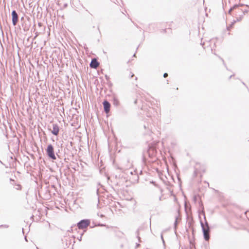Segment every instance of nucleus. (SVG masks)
Wrapping results in <instances>:
<instances>
[{"instance_id": "13", "label": "nucleus", "mask_w": 249, "mask_h": 249, "mask_svg": "<svg viewBox=\"0 0 249 249\" xmlns=\"http://www.w3.org/2000/svg\"><path fill=\"white\" fill-rule=\"evenodd\" d=\"M211 50L213 53L215 55H217V54H216L217 51L215 49V48H214L213 47H212V48H211Z\"/></svg>"}, {"instance_id": "29", "label": "nucleus", "mask_w": 249, "mask_h": 249, "mask_svg": "<svg viewBox=\"0 0 249 249\" xmlns=\"http://www.w3.org/2000/svg\"><path fill=\"white\" fill-rule=\"evenodd\" d=\"M137 102H138V100H137V99H136V100H135L134 101V104H136L137 103Z\"/></svg>"}, {"instance_id": "40", "label": "nucleus", "mask_w": 249, "mask_h": 249, "mask_svg": "<svg viewBox=\"0 0 249 249\" xmlns=\"http://www.w3.org/2000/svg\"><path fill=\"white\" fill-rule=\"evenodd\" d=\"M232 76H233V75H231V76H230V78H231V77H232Z\"/></svg>"}, {"instance_id": "11", "label": "nucleus", "mask_w": 249, "mask_h": 249, "mask_svg": "<svg viewBox=\"0 0 249 249\" xmlns=\"http://www.w3.org/2000/svg\"><path fill=\"white\" fill-rule=\"evenodd\" d=\"M112 101H113V105L114 106L118 107L119 106L120 102L115 96H113Z\"/></svg>"}, {"instance_id": "7", "label": "nucleus", "mask_w": 249, "mask_h": 249, "mask_svg": "<svg viewBox=\"0 0 249 249\" xmlns=\"http://www.w3.org/2000/svg\"><path fill=\"white\" fill-rule=\"evenodd\" d=\"M103 107H104V110L106 114L108 113L110 110V107H111L110 103L107 100H105L103 102Z\"/></svg>"}, {"instance_id": "31", "label": "nucleus", "mask_w": 249, "mask_h": 249, "mask_svg": "<svg viewBox=\"0 0 249 249\" xmlns=\"http://www.w3.org/2000/svg\"><path fill=\"white\" fill-rule=\"evenodd\" d=\"M134 76V74L133 73H132V74L130 76V78H132Z\"/></svg>"}, {"instance_id": "38", "label": "nucleus", "mask_w": 249, "mask_h": 249, "mask_svg": "<svg viewBox=\"0 0 249 249\" xmlns=\"http://www.w3.org/2000/svg\"><path fill=\"white\" fill-rule=\"evenodd\" d=\"M144 126V128L145 129H146V127L145 125H144V126Z\"/></svg>"}, {"instance_id": "8", "label": "nucleus", "mask_w": 249, "mask_h": 249, "mask_svg": "<svg viewBox=\"0 0 249 249\" xmlns=\"http://www.w3.org/2000/svg\"><path fill=\"white\" fill-rule=\"evenodd\" d=\"M59 131V127L57 124H53V130H52V133L54 136H57Z\"/></svg>"}, {"instance_id": "22", "label": "nucleus", "mask_w": 249, "mask_h": 249, "mask_svg": "<svg viewBox=\"0 0 249 249\" xmlns=\"http://www.w3.org/2000/svg\"><path fill=\"white\" fill-rule=\"evenodd\" d=\"M168 73H166V72H165V73H164L163 74V77H164V78H166V77L168 76Z\"/></svg>"}, {"instance_id": "42", "label": "nucleus", "mask_w": 249, "mask_h": 249, "mask_svg": "<svg viewBox=\"0 0 249 249\" xmlns=\"http://www.w3.org/2000/svg\"><path fill=\"white\" fill-rule=\"evenodd\" d=\"M214 45L215 46H214V47H215V48H216V45H215V44H214Z\"/></svg>"}, {"instance_id": "39", "label": "nucleus", "mask_w": 249, "mask_h": 249, "mask_svg": "<svg viewBox=\"0 0 249 249\" xmlns=\"http://www.w3.org/2000/svg\"><path fill=\"white\" fill-rule=\"evenodd\" d=\"M136 177H137V179L138 180V178H139V177H138V176H136Z\"/></svg>"}, {"instance_id": "12", "label": "nucleus", "mask_w": 249, "mask_h": 249, "mask_svg": "<svg viewBox=\"0 0 249 249\" xmlns=\"http://www.w3.org/2000/svg\"><path fill=\"white\" fill-rule=\"evenodd\" d=\"M136 234L137 235V237L138 239V241L139 242H141V238L140 237V233H139V229H138L137 230V231H136Z\"/></svg>"}, {"instance_id": "1", "label": "nucleus", "mask_w": 249, "mask_h": 249, "mask_svg": "<svg viewBox=\"0 0 249 249\" xmlns=\"http://www.w3.org/2000/svg\"><path fill=\"white\" fill-rule=\"evenodd\" d=\"M198 216L204 238L206 241H208L210 239L209 232L210 229L206 218L203 207H202L201 210L198 211Z\"/></svg>"}, {"instance_id": "26", "label": "nucleus", "mask_w": 249, "mask_h": 249, "mask_svg": "<svg viewBox=\"0 0 249 249\" xmlns=\"http://www.w3.org/2000/svg\"><path fill=\"white\" fill-rule=\"evenodd\" d=\"M151 183H153L155 186H157V185H156V184L155 182H154L153 181H152L151 182Z\"/></svg>"}, {"instance_id": "2", "label": "nucleus", "mask_w": 249, "mask_h": 249, "mask_svg": "<svg viewBox=\"0 0 249 249\" xmlns=\"http://www.w3.org/2000/svg\"><path fill=\"white\" fill-rule=\"evenodd\" d=\"M232 11H234V14L236 16L237 21L241 20L243 15H245V13L247 12L241 9L240 6L237 5H234L232 8H231L229 11V13H231Z\"/></svg>"}, {"instance_id": "3", "label": "nucleus", "mask_w": 249, "mask_h": 249, "mask_svg": "<svg viewBox=\"0 0 249 249\" xmlns=\"http://www.w3.org/2000/svg\"><path fill=\"white\" fill-rule=\"evenodd\" d=\"M46 154L49 159L53 160L56 159V157L54 153L53 146L52 144H49L47 145L46 149Z\"/></svg>"}, {"instance_id": "20", "label": "nucleus", "mask_w": 249, "mask_h": 249, "mask_svg": "<svg viewBox=\"0 0 249 249\" xmlns=\"http://www.w3.org/2000/svg\"><path fill=\"white\" fill-rule=\"evenodd\" d=\"M0 227H4V228H7L9 227V225H1L0 226Z\"/></svg>"}, {"instance_id": "43", "label": "nucleus", "mask_w": 249, "mask_h": 249, "mask_svg": "<svg viewBox=\"0 0 249 249\" xmlns=\"http://www.w3.org/2000/svg\"><path fill=\"white\" fill-rule=\"evenodd\" d=\"M98 29L99 31L100 32V30H99V27H98Z\"/></svg>"}, {"instance_id": "19", "label": "nucleus", "mask_w": 249, "mask_h": 249, "mask_svg": "<svg viewBox=\"0 0 249 249\" xmlns=\"http://www.w3.org/2000/svg\"><path fill=\"white\" fill-rule=\"evenodd\" d=\"M107 85L109 87H111L112 86V83L110 81H107Z\"/></svg>"}, {"instance_id": "6", "label": "nucleus", "mask_w": 249, "mask_h": 249, "mask_svg": "<svg viewBox=\"0 0 249 249\" xmlns=\"http://www.w3.org/2000/svg\"><path fill=\"white\" fill-rule=\"evenodd\" d=\"M12 22L14 26H16L18 20V16L16 10H14L11 13Z\"/></svg>"}, {"instance_id": "21", "label": "nucleus", "mask_w": 249, "mask_h": 249, "mask_svg": "<svg viewBox=\"0 0 249 249\" xmlns=\"http://www.w3.org/2000/svg\"><path fill=\"white\" fill-rule=\"evenodd\" d=\"M105 78H106V80H107V81H109V77L108 75H105Z\"/></svg>"}, {"instance_id": "4", "label": "nucleus", "mask_w": 249, "mask_h": 249, "mask_svg": "<svg viewBox=\"0 0 249 249\" xmlns=\"http://www.w3.org/2000/svg\"><path fill=\"white\" fill-rule=\"evenodd\" d=\"M157 149L156 145L154 144L150 143L148 145V149L147 150V153L148 155V156L150 158H153L156 157L157 154Z\"/></svg>"}, {"instance_id": "9", "label": "nucleus", "mask_w": 249, "mask_h": 249, "mask_svg": "<svg viewBox=\"0 0 249 249\" xmlns=\"http://www.w3.org/2000/svg\"><path fill=\"white\" fill-rule=\"evenodd\" d=\"M99 62L95 58H92L89 64V67L92 69H96L99 65Z\"/></svg>"}, {"instance_id": "36", "label": "nucleus", "mask_w": 249, "mask_h": 249, "mask_svg": "<svg viewBox=\"0 0 249 249\" xmlns=\"http://www.w3.org/2000/svg\"><path fill=\"white\" fill-rule=\"evenodd\" d=\"M56 155L58 157H59V155L58 154L57 152H56Z\"/></svg>"}, {"instance_id": "45", "label": "nucleus", "mask_w": 249, "mask_h": 249, "mask_svg": "<svg viewBox=\"0 0 249 249\" xmlns=\"http://www.w3.org/2000/svg\"><path fill=\"white\" fill-rule=\"evenodd\" d=\"M137 77H136V78H135V80H137Z\"/></svg>"}, {"instance_id": "23", "label": "nucleus", "mask_w": 249, "mask_h": 249, "mask_svg": "<svg viewBox=\"0 0 249 249\" xmlns=\"http://www.w3.org/2000/svg\"><path fill=\"white\" fill-rule=\"evenodd\" d=\"M140 246V244H139V243H136V248H138Z\"/></svg>"}, {"instance_id": "5", "label": "nucleus", "mask_w": 249, "mask_h": 249, "mask_svg": "<svg viewBox=\"0 0 249 249\" xmlns=\"http://www.w3.org/2000/svg\"><path fill=\"white\" fill-rule=\"evenodd\" d=\"M90 220L84 219L79 221L77 223V226L79 229L83 230L88 227L90 225Z\"/></svg>"}, {"instance_id": "15", "label": "nucleus", "mask_w": 249, "mask_h": 249, "mask_svg": "<svg viewBox=\"0 0 249 249\" xmlns=\"http://www.w3.org/2000/svg\"><path fill=\"white\" fill-rule=\"evenodd\" d=\"M177 219H178V217H177V216H176V220H175V221L174 222V228H175V230L176 229L177 226V225L178 224Z\"/></svg>"}, {"instance_id": "14", "label": "nucleus", "mask_w": 249, "mask_h": 249, "mask_svg": "<svg viewBox=\"0 0 249 249\" xmlns=\"http://www.w3.org/2000/svg\"><path fill=\"white\" fill-rule=\"evenodd\" d=\"M193 220H190L188 222V227L189 228H192L193 229V231H194V229L192 228V225H193Z\"/></svg>"}, {"instance_id": "25", "label": "nucleus", "mask_w": 249, "mask_h": 249, "mask_svg": "<svg viewBox=\"0 0 249 249\" xmlns=\"http://www.w3.org/2000/svg\"><path fill=\"white\" fill-rule=\"evenodd\" d=\"M83 234V233H82L80 238H78L79 240L81 241V238H82V235Z\"/></svg>"}, {"instance_id": "34", "label": "nucleus", "mask_w": 249, "mask_h": 249, "mask_svg": "<svg viewBox=\"0 0 249 249\" xmlns=\"http://www.w3.org/2000/svg\"><path fill=\"white\" fill-rule=\"evenodd\" d=\"M24 239H25V241H27V239L26 236H25Z\"/></svg>"}, {"instance_id": "33", "label": "nucleus", "mask_w": 249, "mask_h": 249, "mask_svg": "<svg viewBox=\"0 0 249 249\" xmlns=\"http://www.w3.org/2000/svg\"><path fill=\"white\" fill-rule=\"evenodd\" d=\"M34 216L33 215L31 217V219H33V220H34Z\"/></svg>"}, {"instance_id": "41", "label": "nucleus", "mask_w": 249, "mask_h": 249, "mask_svg": "<svg viewBox=\"0 0 249 249\" xmlns=\"http://www.w3.org/2000/svg\"><path fill=\"white\" fill-rule=\"evenodd\" d=\"M135 55H136V54L134 53L133 56L134 57V56H135Z\"/></svg>"}, {"instance_id": "37", "label": "nucleus", "mask_w": 249, "mask_h": 249, "mask_svg": "<svg viewBox=\"0 0 249 249\" xmlns=\"http://www.w3.org/2000/svg\"><path fill=\"white\" fill-rule=\"evenodd\" d=\"M24 19V17H22L21 18V20H23Z\"/></svg>"}, {"instance_id": "27", "label": "nucleus", "mask_w": 249, "mask_h": 249, "mask_svg": "<svg viewBox=\"0 0 249 249\" xmlns=\"http://www.w3.org/2000/svg\"><path fill=\"white\" fill-rule=\"evenodd\" d=\"M117 169H119V170H123V169L122 168H121V167H117Z\"/></svg>"}, {"instance_id": "32", "label": "nucleus", "mask_w": 249, "mask_h": 249, "mask_svg": "<svg viewBox=\"0 0 249 249\" xmlns=\"http://www.w3.org/2000/svg\"><path fill=\"white\" fill-rule=\"evenodd\" d=\"M100 217H104V215L102 214L100 215Z\"/></svg>"}, {"instance_id": "30", "label": "nucleus", "mask_w": 249, "mask_h": 249, "mask_svg": "<svg viewBox=\"0 0 249 249\" xmlns=\"http://www.w3.org/2000/svg\"><path fill=\"white\" fill-rule=\"evenodd\" d=\"M38 26H41L42 24H41V23L39 22V23H38Z\"/></svg>"}, {"instance_id": "17", "label": "nucleus", "mask_w": 249, "mask_h": 249, "mask_svg": "<svg viewBox=\"0 0 249 249\" xmlns=\"http://www.w3.org/2000/svg\"><path fill=\"white\" fill-rule=\"evenodd\" d=\"M96 194H97V196H98V202H99V198H100V196H99V189H96Z\"/></svg>"}, {"instance_id": "10", "label": "nucleus", "mask_w": 249, "mask_h": 249, "mask_svg": "<svg viewBox=\"0 0 249 249\" xmlns=\"http://www.w3.org/2000/svg\"><path fill=\"white\" fill-rule=\"evenodd\" d=\"M22 27L23 31L25 32H26L29 30L30 25H28L27 23L24 22L22 24Z\"/></svg>"}, {"instance_id": "18", "label": "nucleus", "mask_w": 249, "mask_h": 249, "mask_svg": "<svg viewBox=\"0 0 249 249\" xmlns=\"http://www.w3.org/2000/svg\"><path fill=\"white\" fill-rule=\"evenodd\" d=\"M160 237H161V239L162 240V243L163 244L164 246H165V241H164V240L163 239V234L162 233L160 235Z\"/></svg>"}, {"instance_id": "44", "label": "nucleus", "mask_w": 249, "mask_h": 249, "mask_svg": "<svg viewBox=\"0 0 249 249\" xmlns=\"http://www.w3.org/2000/svg\"><path fill=\"white\" fill-rule=\"evenodd\" d=\"M0 162L1 163L3 164V163L2 162V161H1L0 160Z\"/></svg>"}, {"instance_id": "16", "label": "nucleus", "mask_w": 249, "mask_h": 249, "mask_svg": "<svg viewBox=\"0 0 249 249\" xmlns=\"http://www.w3.org/2000/svg\"><path fill=\"white\" fill-rule=\"evenodd\" d=\"M106 224H102V223H98L97 225H95V226H100V227H103V226H106ZM94 227V226H91L90 228H92Z\"/></svg>"}, {"instance_id": "28", "label": "nucleus", "mask_w": 249, "mask_h": 249, "mask_svg": "<svg viewBox=\"0 0 249 249\" xmlns=\"http://www.w3.org/2000/svg\"><path fill=\"white\" fill-rule=\"evenodd\" d=\"M194 200H195V201H196V200L197 198H196V196H195L194 197Z\"/></svg>"}, {"instance_id": "24", "label": "nucleus", "mask_w": 249, "mask_h": 249, "mask_svg": "<svg viewBox=\"0 0 249 249\" xmlns=\"http://www.w3.org/2000/svg\"><path fill=\"white\" fill-rule=\"evenodd\" d=\"M145 160H146L145 158L144 157H143V158H142L143 162L145 163Z\"/></svg>"}, {"instance_id": "35", "label": "nucleus", "mask_w": 249, "mask_h": 249, "mask_svg": "<svg viewBox=\"0 0 249 249\" xmlns=\"http://www.w3.org/2000/svg\"><path fill=\"white\" fill-rule=\"evenodd\" d=\"M159 200H161V196H160V197H159Z\"/></svg>"}]
</instances>
